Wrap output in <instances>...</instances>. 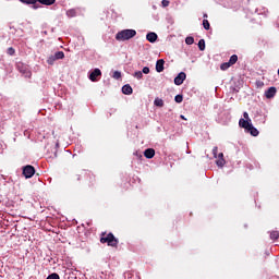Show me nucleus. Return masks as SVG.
<instances>
[{
    "label": "nucleus",
    "mask_w": 279,
    "mask_h": 279,
    "mask_svg": "<svg viewBox=\"0 0 279 279\" xmlns=\"http://www.w3.org/2000/svg\"><path fill=\"white\" fill-rule=\"evenodd\" d=\"M100 243L106 244L112 247H118L119 240L118 238H114V234L112 232L106 233L101 232L100 233Z\"/></svg>",
    "instance_id": "f257e3e1"
},
{
    "label": "nucleus",
    "mask_w": 279,
    "mask_h": 279,
    "mask_svg": "<svg viewBox=\"0 0 279 279\" xmlns=\"http://www.w3.org/2000/svg\"><path fill=\"white\" fill-rule=\"evenodd\" d=\"M134 36H136V31H134V29H124V31L119 32L116 35V40L117 41H129Z\"/></svg>",
    "instance_id": "f03ea898"
},
{
    "label": "nucleus",
    "mask_w": 279,
    "mask_h": 279,
    "mask_svg": "<svg viewBox=\"0 0 279 279\" xmlns=\"http://www.w3.org/2000/svg\"><path fill=\"white\" fill-rule=\"evenodd\" d=\"M239 126L245 129L253 137H257L259 135V131L253 126L252 123L245 122L244 118L239 120Z\"/></svg>",
    "instance_id": "7ed1b4c3"
},
{
    "label": "nucleus",
    "mask_w": 279,
    "mask_h": 279,
    "mask_svg": "<svg viewBox=\"0 0 279 279\" xmlns=\"http://www.w3.org/2000/svg\"><path fill=\"white\" fill-rule=\"evenodd\" d=\"M16 69H17V71L22 74V75H24L25 77H31L32 76V72H31V70L28 69V65H26V64H24V63H22V62H19L17 64H16Z\"/></svg>",
    "instance_id": "20e7f679"
},
{
    "label": "nucleus",
    "mask_w": 279,
    "mask_h": 279,
    "mask_svg": "<svg viewBox=\"0 0 279 279\" xmlns=\"http://www.w3.org/2000/svg\"><path fill=\"white\" fill-rule=\"evenodd\" d=\"M36 173V170L34 168V166L32 165H26L23 168V174L26 179L32 178L34 174Z\"/></svg>",
    "instance_id": "39448f33"
},
{
    "label": "nucleus",
    "mask_w": 279,
    "mask_h": 279,
    "mask_svg": "<svg viewBox=\"0 0 279 279\" xmlns=\"http://www.w3.org/2000/svg\"><path fill=\"white\" fill-rule=\"evenodd\" d=\"M185 78H186L185 72H180L179 75L174 78L175 86H181V84H183Z\"/></svg>",
    "instance_id": "423d86ee"
},
{
    "label": "nucleus",
    "mask_w": 279,
    "mask_h": 279,
    "mask_svg": "<svg viewBox=\"0 0 279 279\" xmlns=\"http://www.w3.org/2000/svg\"><path fill=\"white\" fill-rule=\"evenodd\" d=\"M277 94V88L276 87H269L266 92H265V97L267 99H271L276 96Z\"/></svg>",
    "instance_id": "0eeeda50"
},
{
    "label": "nucleus",
    "mask_w": 279,
    "mask_h": 279,
    "mask_svg": "<svg viewBox=\"0 0 279 279\" xmlns=\"http://www.w3.org/2000/svg\"><path fill=\"white\" fill-rule=\"evenodd\" d=\"M99 76H101V70L97 68V69H95V70L90 73L89 80H90L92 82H96V81H97V77H99Z\"/></svg>",
    "instance_id": "6e6552de"
},
{
    "label": "nucleus",
    "mask_w": 279,
    "mask_h": 279,
    "mask_svg": "<svg viewBox=\"0 0 279 279\" xmlns=\"http://www.w3.org/2000/svg\"><path fill=\"white\" fill-rule=\"evenodd\" d=\"M146 40L150 44H155L158 40V35L156 33H148L146 35Z\"/></svg>",
    "instance_id": "1a4fd4ad"
},
{
    "label": "nucleus",
    "mask_w": 279,
    "mask_h": 279,
    "mask_svg": "<svg viewBox=\"0 0 279 279\" xmlns=\"http://www.w3.org/2000/svg\"><path fill=\"white\" fill-rule=\"evenodd\" d=\"M156 155V150L153 148H147L146 150H144V156L146 159H153L155 158Z\"/></svg>",
    "instance_id": "9d476101"
},
{
    "label": "nucleus",
    "mask_w": 279,
    "mask_h": 279,
    "mask_svg": "<svg viewBox=\"0 0 279 279\" xmlns=\"http://www.w3.org/2000/svg\"><path fill=\"white\" fill-rule=\"evenodd\" d=\"M163 70H165V60L163 59L157 60V62H156V71L158 73H161V72H163Z\"/></svg>",
    "instance_id": "9b49d317"
},
{
    "label": "nucleus",
    "mask_w": 279,
    "mask_h": 279,
    "mask_svg": "<svg viewBox=\"0 0 279 279\" xmlns=\"http://www.w3.org/2000/svg\"><path fill=\"white\" fill-rule=\"evenodd\" d=\"M122 94L132 95L133 94V87L129 84L122 86Z\"/></svg>",
    "instance_id": "f8f14e48"
},
{
    "label": "nucleus",
    "mask_w": 279,
    "mask_h": 279,
    "mask_svg": "<svg viewBox=\"0 0 279 279\" xmlns=\"http://www.w3.org/2000/svg\"><path fill=\"white\" fill-rule=\"evenodd\" d=\"M218 167H223L226 165V159H223V153L218 154V160L216 161Z\"/></svg>",
    "instance_id": "ddd939ff"
},
{
    "label": "nucleus",
    "mask_w": 279,
    "mask_h": 279,
    "mask_svg": "<svg viewBox=\"0 0 279 279\" xmlns=\"http://www.w3.org/2000/svg\"><path fill=\"white\" fill-rule=\"evenodd\" d=\"M36 2H39L43 5H52L56 3V0H36Z\"/></svg>",
    "instance_id": "4468645a"
},
{
    "label": "nucleus",
    "mask_w": 279,
    "mask_h": 279,
    "mask_svg": "<svg viewBox=\"0 0 279 279\" xmlns=\"http://www.w3.org/2000/svg\"><path fill=\"white\" fill-rule=\"evenodd\" d=\"M65 58V53L63 52V50H59L56 54H54V59L56 60H61Z\"/></svg>",
    "instance_id": "2eb2a0df"
},
{
    "label": "nucleus",
    "mask_w": 279,
    "mask_h": 279,
    "mask_svg": "<svg viewBox=\"0 0 279 279\" xmlns=\"http://www.w3.org/2000/svg\"><path fill=\"white\" fill-rule=\"evenodd\" d=\"M238 60H239V57L236 54H233L229 60V64L232 66L236 64Z\"/></svg>",
    "instance_id": "dca6fc26"
},
{
    "label": "nucleus",
    "mask_w": 279,
    "mask_h": 279,
    "mask_svg": "<svg viewBox=\"0 0 279 279\" xmlns=\"http://www.w3.org/2000/svg\"><path fill=\"white\" fill-rule=\"evenodd\" d=\"M20 2L27 5H35L37 3V0H20Z\"/></svg>",
    "instance_id": "f3484780"
},
{
    "label": "nucleus",
    "mask_w": 279,
    "mask_h": 279,
    "mask_svg": "<svg viewBox=\"0 0 279 279\" xmlns=\"http://www.w3.org/2000/svg\"><path fill=\"white\" fill-rule=\"evenodd\" d=\"M270 239L277 241L279 239V231H271Z\"/></svg>",
    "instance_id": "a211bd4d"
},
{
    "label": "nucleus",
    "mask_w": 279,
    "mask_h": 279,
    "mask_svg": "<svg viewBox=\"0 0 279 279\" xmlns=\"http://www.w3.org/2000/svg\"><path fill=\"white\" fill-rule=\"evenodd\" d=\"M232 65L230 64V62H225L220 65V70L221 71H227L229 68H231Z\"/></svg>",
    "instance_id": "6ab92c4d"
},
{
    "label": "nucleus",
    "mask_w": 279,
    "mask_h": 279,
    "mask_svg": "<svg viewBox=\"0 0 279 279\" xmlns=\"http://www.w3.org/2000/svg\"><path fill=\"white\" fill-rule=\"evenodd\" d=\"M154 105L157 106V107H163L165 106V102L162 99H159V98H156L154 100Z\"/></svg>",
    "instance_id": "aec40b11"
},
{
    "label": "nucleus",
    "mask_w": 279,
    "mask_h": 279,
    "mask_svg": "<svg viewBox=\"0 0 279 279\" xmlns=\"http://www.w3.org/2000/svg\"><path fill=\"white\" fill-rule=\"evenodd\" d=\"M174 101L177 104H181L183 101V95H181V94L175 95L174 96Z\"/></svg>",
    "instance_id": "412c9836"
},
{
    "label": "nucleus",
    "mask_w": 279,
    "mask_h": 279,
    "mask_svg": "<svg viewBox=\"0 0 279 279\" xmlns=\"http://www.w3.org/2000/svg\"><path fill=\"white\" fill-rule=\"evenodd\" d=\"M203 26L206 31L210 29V23L208 22V20L206 19L203 20Z\"/></svg>",
    "instance_id": "4be33fe9"
},
{
    "label": "nucleus",
    "mask_w": 279,
    "mask_h": 279,
    "mask_svg": "<svg viewBox=\"0 0 279 279\" xmlns=\"http://www.w3.org/2000/svg\"><path fill=\"white\" fill-rule=\"evenodd\" d=\"M54 61H57L56 59V56H50L47 60L48 64L49 65H53L54 64Z\"/></svg>",
    "instance_id": "5701e85b"
},
{
    "label": "nucleus",
    "mask_w": 279,
    "mask_h": 279,
    "mask_svg": "<svg viewBox=\"0 0 279 279\" xmlns=\"http://www.w3.org/2000/svg\"><path fill=\"white\" fill-rule=\"evenodd\" d=\"M198 48L201 51H204L205 50V40L204 39H201L198 41Z\"/></svg>",
    "instance_id": "b1692460"
},
{
    "label": "nucleus",
    "mask_w": 279,
    "mask_h": 279,
    "mask_svg": "<svg viewBox=\"0 0 279 279\" xmlns=\"http://www.w3.org/2000/svg\"><path fill=\"white\" fill-rule=\"evenodd\" d=\"M194 41H195V40H194V37H191V36H190V37H186V39H185V44L189 45V46L193 45Z\"/></svg>",
    "instance_id": "393cba45"
},
{
    "label": "nucleus",
    "mask_w": 279,
    "mask_h": 279,
    "mask_svg": "<svg viewBox=\"0 0 279 279\" xmlns=\"http://www.w3.org/2000/svg\"><path fill=\"white\" fill-rule=\"evenodd\" d=\"M133 76L137 80H141L143 77V72L142 71H135Z\"/></svg>",
    "instance_id": "a878e982"
},
{
    "label": "nucleus",
    "mask_w": 279,
    "mask_h": 279,
    "mask_svg": "<svg viewBox=\"0 0 279 279\" xmlns=\"http://www.w3.org/2000/svg\"><path fill=\"white\" fill-rule=\"evenodd\" d=\"M112 77L116 78V80H120L122 77L121 72L120 71H114Z\"/></svg>",
    "instance_id": "bb28decb"
},
{
    "label": "nucleus",
    "mask_w": 279,
    "mask_h": 279,
    "mask_svg": "<svg viewBox=\"0 0 279 279\" xmlns=\"http://www.w3.org/2000/svg\"><path fill=\"white\" fill-rule=\"evenodd\" d=\"M243 118L245 119L244 122L252 123V120H251V118H250L247 112H243Z\"/></svg>",
    "instance_id": "cd10ccee"
},
{
    "label": "nucleus",
    "mask_w": 279,
    "mask_h": 279,
    "mask_svg": "<svg viewBox=\"0 0 279 279\" xmlns=\"http://www.w3.org/2000/svg\"><path fill=\"white\" fill-rule=\"evenodd\" d=\"M47 279H60V276L57 272H53L47 277Z\"/></svg>",
    "instance_id": "c85d7f7f"
},
{
    "label": "nucleus",
    "mask_w": 279,
    "mask_h": 279,
    "mask_svg": "<svg viewBox=\"0 0 279 279\" xmlns=\"http://www.w3.org/2000/svg\"><path fill=\"white\" fill-rule=\"evenodd\" d=\"M8 54L14 56L15 54V49L13 47L8 48Z\"/></svg>",
    "instance_id": "c756f323"
},
{
    "label": "nucleus",
    "mask_w": 279,
    "mask_h": 279,
    "mask_svg": "<svg viewBox=\"0 0 279 279\" xmlns=\"http://www.w3.org/2000/svg\"><path fill=\"white\" fill-rule=\"evenodd\" d=\"M66 14H68V16H76L75 10H69V11L66 12Z\"/></svg>",
    "instance_id": "7c9ffc66"
},
{
    "label": "nucleus",
    "mask_w": 279,
    "mask_h": 279,
    "mask_svg": "<svg viewBox=\"0 0 279 279\" xmlns=\"http://www.w3.org/2000/svg\"><path fill=\"white\" fill-rule=\"evenodd\" d=\"M211 153H214V158L217 159L218 158V147H214V149L211 150Z\"/></svg>",
    "instance_id": "2f4dec72"
},
{
    "label": "nucleus",
    "mask_w": 279,
    "mask_h": 279,
    "mask_svg": "<svg viewBox=\"0 0 279 279\" xmlns=\"http://www.w3.org/2000/svg\"><path fill=\"white\" fill-rule=\"evenodd\" d=\"M143 73L144 74H149L150 73V69L148 66H144L143 68Z\"/></svg>",
    "instance_id": "473e14b6"
},
{
    "label": "nucleus",
    "mask_w": 279,
    "mask_h": 279,
    "mask_svg": "<svg viewBox=\"0 0 279 279\" xmlns=\"http://www.w3.org/2000/svg\"><path fill=\"white\" fill-rule=\"evenodd\" d=\"M169 4H170V1H169V0H162V7H163V8L169 7Z\"/></svg>",
    "instance_id": "72a5a7b5"
},
{
    "label": "nucleus",
    "mask_w": 279,
    "mask_h": 279,
    "mask_svg": "<svg viewBox=\"0 0 279 279\" xmlns=\"http://www.w3.org/2000/svg\"><path fill=\"white\" fill-rule=\"evenodd\" d=\"M75 180H76L77 182H80L81 177H80V175H76V177H75Z\"/></svg>",
    "instance_id": "f704fd0d"
},
{
    "label": "nucleus",
    "mask_w": 279,
    "mask_h": 279,
    "mask_svg": "<svg viewBox=\"0 0 279 279\" xmlns=\"http://www.w3.org/2000/svg\"><path fill=\"white\" fill-rule=\"evenodd\" d=\"M180 118H181L182 120L186 121V118H185L183 114H181Z\"/></svg>",
    "instance_id": "c9c22d12"
},
{
    "label": "nucleus",
    "mask_w": 279,
    "mask_h": 279,
    "mask_svg": "<svg viewBox=\"0 0 279 279\" xmlns=\"http://www.w3.org/2000/svg\"><path fill=\"white\" fill-rule=\"evenodd\" d=\"M207 16H208L207 14H204V19H207Z\"/></svg>",
    "instance_id": "e433bc0d"
},
{
    "label": "nucleus",
    "mask_w": 279,
    "mask_h": 279,
    "mask_svg": "<svg viewBox=\"0 0 279 279\" xmlns=\"http://www.w3.org/2000/svg\"><path fill=\"white\" fill-rule=\"evenodd\" d=\"M278 74H279V70H278Z\"/></svg>",
    "instance_id": "4c0bfd02"
}]
</instances>
